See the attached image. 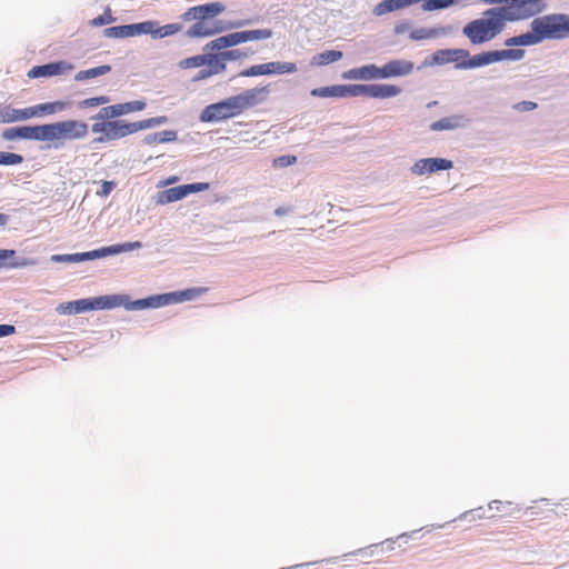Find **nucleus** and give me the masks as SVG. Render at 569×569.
<instances>
[{
	"label": "nucleus",
	"mask_w": 569,
	"mask_h": 569,
	"mask_svg": "<svg viewBox=\"0 0 569 569\" xmlns=\"http://www.w3.org/2000/svg\"><path fill=\"white\" fill-rule=\"evenodd\" d=\"M178 301V293L171 292L160 296L150 297L147 299L136 300L127 303L124 296H101L97 298L80 299L60 305L58 310L62 313H80L89 310L98 309H112L120 306H124L128 310L133 309H146V308H158L169 303Z\"/></svg>",
	"instance_id": "obj_1"
},
{
	"label": "nucleus",
	"mask_w": 569,
	"mask_h": 569,
	"mask_svg": "<svg viewBox=\"0 0 569 569\" xmlns=\"http://www.w3.org/2000/svg\"><path fill=\"white\" fill-rule=\"evenodd\" d=\"M270 87H256L243 92L229 97L217 103L207 106L200 113L202 122H219L234 118L246 110L254 108L269 98Z\"/></svg>",
	"instance_id": "obj_2"
},
{
	"label": "nucleus",
	"mask_w": 569,
	"mask_h": 569,
	"mask_svg": "<svg viewBox=\"0 0 569 569\" xmlns=\"http://www.w3.org/2000/svg\"><path fill=\"white\" fill-rule=\"evenodd\" d=\"M166 121V117H157L144 119L137 122H126L123 120H96L90 130L93 134H97L93 138V144H104L111 141L120 140L130 134L137 133L141 130H146L163 123Z\"/></svg>",
	"instance_id": "obj_3"
},
{
	"label": "nucleus",
	"mask_w": 569,
	"mask_h": 569,
	"mask_svg": "<svg viewBox=\"0 0 569 569\" xmlns=\"http://www.w3.org/2000/svg\"><path fill=\"white\" fill-rule=\"evenodd\" d=\"M413 69V64L403 60H391L382 67L376 64H366L352 68L343 73L345 79L351 80H377L401 77L409 74Z\"/></svg>",
	"instance_id": "obj_4"
},
{
	"label": "nucleus",
	"mask_w": 569,
	"mask_h": 569,
	"mask_svg": "<svg viewBox=\"0 0 569 569\" xmlns=\"http://www.w3.org/2000/svg\"><path fill=\"white\" fill-rule=\"evenodd\" d=\"M507 19L495 8L486 11L485 18L473 20L463 28V33L473 44L493 39L505 27Z\"/></svg>",
	"instance_id": "obj_5"
},
{
	"label": "nucleus",
	"mask_w": 569,
	"mask_h": 569,
	"mask_svg": "<svg viewBox=\"0 0 569 569\" xmlns=\"http://www.w3.org/2000/svg\"><path fill=\"white\" fill-rule=\"evenodd\" d=\"M222 9V6L219 3L198 6L190 9L186 13V18H193L198 21L190 28L188 34L190 37H209L221 32L223 27H219L216 21L208 20V18L216 17Z\"/></svg>",
	"instance_id": "obj_6"
},
{
	"label": "nucleus",
	"mask_w": 569,
	"mask_h": 569,
	"mask_svg": "<svg viewBox=\"0 0 569 569\" xmlns=\"http://www.w3.org/2000/svg\"><path fill=\"white\" fill-rule=\"evenodd\" d=\"M43 141L81 140L89 133V126L81 120H64L42 124Z\"/></svg>",
	"instance_id": "obj_7"
},
{
	"label": "nucleus",
	"mask_w": 569,
	"mask_h": 569,
	"mask_svg": "<svg viewBox=\"0 0 569 569\" xmlns=\"http://www.w3.org/2000/svg\"><path fill=\"white\" fill-rule=\"evenodd\" d=\"M531 30L543 39H563L569 36V16L562 13L548 14L535 19Z\"/></svg>",
	"instance_id": "obj_8"
},
{
	"label": "nucleus",
	"mask_w": 569,
	"mask_h": 569,
	"mask_svg": "<svg viewBox=\"0 0 569 569\" xmlns=\"http://www.w3.org/2000/svg\"><path fill=\"white\" fill-rule=\"evenodd\" d=\"M141 248V242L134 241V242H126L120 244H113L109 247H103L101 249L82 252V253H74V254H56L52 257L54 261H66V262H80L84 260H92L97 258H102L110 254H118L124 251H131L134 249Z\"/></svg>",
	"instance_id": "obj_9"
},
{
	"label": "nucleus",
	"mask_w": 569,
	"mask_h": 569,
	"mask_svg": "<svg viewBox=\"0 0 569 569\" xmlns=\"http://www.w3.org/2000/svg\"><path fill=\"white\" fill-rule=\"evenodd\" d=\"M541 0H509L508 6L497 8L507 21L528 19L538 13Z\"/></svg>",
	"instance_id": "obj_10"
},
{
	"label": "nucleus",
	"mask_w": 569,
	"mask_h": 569,
	"mask_svg": "<svg viewBox=\"0 0 569 569\" xmlns=\"http://www.w3.org/2000/svg\"><path fill=\"white\" fill-rule=\"evenodd\" d=\"M356 97L367 96L375 99H388L401 93V88L396 84H355Z\"/></svg>",
	"instance_id": "obj_11"
},
{
	"label": "nucleus",
	"mask_w": 569,
	"mask_h": 569,
	"mask_svg": "<svg viewBox=\"0 0 569 569\" xmlns=\"http://www.w3.org/2000/svg\"><path fill=\"white\" fill-rule=\"evenodd\" d=\"M146 108L143 101H130L124 103H117L109 107L102 108L94 117L93 120H104L118 118L131 112L141 111Z\"/></svg>",
	"instance_id": "obj_12"
},
{
	"label": "nucleus",
	"mask_w": 569,
	"mask_h": 569,
	"mask_svg": "<svg viewBox=\"0 0 569 569\" xmlns=\"http://www.w3.org/2000/svg\"><path fill=\"white\" fill-rule=\"evenodd\" d=\"M452 168V161L442 158H426L418 160L411 168L412 173L422 176Z\"/></svg>",
	"instance_id": "obj_13"
},
{
	"label": "nucleus",
	"mask_w": 569,
	"mask_h": 569,
	"mask_svg": "<svg viewBox=\"0 0 569 569\" xmlns=\"http://www.w3.org/2000/svg\"><path fill=\"white\" fill-rule=\"evenodd\" d=\"M73 66L67 61H57L42 66H36L29 70L28 77L31 79L41 78V77H52L58 74H63L68 71H71Z\"/></svg>",
	"instance_id": "obj_14"
},
{
	"label": "nucleus",
	"mask_w": 569,
	"mask_h": 569,
	"mask_svg": "<svg viewBox=\"0 0 569 569\" xmlns=\"http://www.w3.org/2000/svg\"><path fill=\"white\" fill-rule=\"evenodd\" d=\"M42 124L34 127H14L6 129L2 137L6 140L28 139L43 141Z\"/></svg>",
	"instance_id": "obj_15"
},
{
	"label": "nucleus",
	"mask_w": 569,
	"mask_h": 569,
	"mask_svg": "<svg viewBox=\"0 0 569 569\" xmlns=\"http://www.w3.org/2000/svg\"><path fill=\"white\" fill-rule=\"evenodd\" d=\"M272 36L270 29L262 30H247L226 34L228 47H233L247 41H254L261 39H269Z\"/></svg>",
	"instance_id": "obj_16"
},
{
	"label": "nucleus",
	"mask_w": 569,
	"mask_h": 569,
	"mask_svg": "<svg viewBox=\"0 0 569 569\" xmlns=\"http://www.w3.org/2000/svg\"><path fill=\"white\" fill-rule=\"evenodd\" d=\"M311 96L317 98H346L356 97L355 84H336L311 90Z\"/></svg>",
	"instance_id": "obj_17"
},
{
	"label": "nucleus",
	"mask_w": 569,
	"mask_h": 569,
	"mask_svg": "<svg viewBox=\"0 0 569 569\" xmlns=\"http://www.w3.org/2000/svg\"><path fill=\"white\" fill-rule=\"evenodd\" d=\"M204 67L206 68L200 70L199 74L194 77L196 79H203L223 72L226 62L220 53H209L207 54Z\"/></svg>",
	"instance_id": "obj_18"
},
{
	"label": "nucleus",
	"mask_w": 569,
	"mask_h": 569,
	"mask_svg": "<svg viewBox=\"0 0 569 569\" xmlns=\"http://www.w3.org/2000/svg\"><path fill=\"white\" fill-rule=\"evenodd\" d=\"M67 107V102L53 101L24 108V112L28 113V119H31L33 117H39L41 114H53L56 112L64 110Z\"/></svg>",
	"instance_id": "obj_19"
},
{
	"label": "nucleus",
	"mask_w": 569,
	"mask_h": 569,
	"mask_svg": "<svg viewBox=\"0 0 569 569\" xmlns=\"http://www.w3.org/2000/svg\"><path fill=\"white\" fill-rule=\"evenodd\" d=\"M495 62H497L495 51L482 52L472 57L469 56L468 60L462 63V69L479 68Z\"/></svg>",
	"instance_id": "obj_20"
},
{
	"label": "nucleus",
	"mask_w": 569,
	"mask_h": 569,
	"mask_svg": "<svg viewBox=\"0 0 569 569\" xmlns=\"http://www.w3.org/2000/svg\"><path fill=\"white\" fill-rule=\"evenodd\" d=\"M465 122L466 119L463 116H451L432 122L430 124V129L432 131L455 130L459 127H462Z\"/></svg>",
	"instance_id": "obj_21"
},
{
	"label": "nucleus",
	"mask_w": 569,
	"mask_h": 569,
	"mask_svg": "<svg viewBox=\"0 0 569 569\" xmlns=\"http://www.w3.org/2000/svg\"><path fill=\"white\" fill-rule=\"evenodd\" d=\"M28 120L24 109H14L10 106L0 104V123H11Z\"/></svg>",
	"instance_id": "obj_22"
},
{
	"label": "nucleus",
	"mask_w": 569,
	"mask_h": 569,
	"mask_svg": "<svg viewBox=\"0 0 569 569\" xmlns=\"http://www.w3.org/2000/svg\"><path fill=\"white\" fill-rule=\"evenodd\" d=\"M541 41L540 34L536 32H527L520 36L509 38L506 46H532Z\"/></svg>",
	"instance_id": "obj_23"
},
{
	"label": "nucleus",
	"mask_w": 569,
	"mask_h": 569,
	"mask_svg": "<svg viewBox=\"0 0 569 569\" xmlns=\"http://www.w3.org/2000/svg\"><path fill=\"white\" fill-rule=\"evenodd\" d=\"M110 70H111V67L109 64H103V66L90 68L87 70H81L76 74L74 80L83 81L87 79L96 78L99 76L107 74L108 72H110Z\"/></svg>",
	"instance_id": "obj_24"
},
{
	"label": "nucleus",
	"mask_w": 569,
	"mask_h": 569,
	"mask_svg": "<svg viewBox=\"0 0 569 569\" xmlns=\"http://www.w3.org/2000/svg\"><path fill=\"white\" fill-rule=\"evenodd\" d=\"M467 0H429L427 3L422 4L423 11H437L449 8L453 4L463 3Z\"/></svg>",
	"instance_id": "obj_25"
},
{
	"label": "nucleus",
	"mask_w": 569,
	"mask_h": 569,
	"mask_svg": "<svg viewBox=\"0 0 569 569\" xmlns=\"http://www.w3.org/2000/svg\"><path fill=\"white\" fill-rule=\"evenodd\" d=\"M342 58V52L338 50H327L321 53H319L315 60L316 63L319 66H326L329 63H332L335 61H338Z\"/></svg>",
	"instance_id": "obj_26"
},
{
	"label": "nucleus",
	"mask_w": 569,
	"mask_h": 569,
	"mask_svg": "<svg viewBox=\"0 0 569 569\" xmlns=\"http://www.w3.org/2000/svg\"><path fill=\"white\" fill-rule=\"evenodd\" d=\"M270 67H272L270 64V62L268 63H262V64H254V66H251L250 68L248 69H244L240 72V76L241 77H256V76H266V74H271V69Z\"/></svg>",
	"instance_id": "obj_27"
},
{
	"label": "nucleus",
	"mask_w": 569,
	"mask_h": 569,
	"mask_svg": "<svg viewBox=\"0 0 569 569\" xmlns=\"http://www.w3.org/2000/svg\"><path fill=\"white\" fill-rule=\"evenodd\" d=\"M447 61L457 62V67L462 69V63L468 60L469 52L465 49L447 50Z\"/></svg>",
	"instance_id": "obj_28"
},
{
	"label": "nucleus",
	"mask_w": 569,
	"mask_h": 569,
	"mask_svg": "<svg viewBox=\"0 0 569 569\" xmlns=\"http://www.w3.org/2000/svg\"><path fill=\"white\" fill-rule=\"evenodd\" d=\"M178 200V187H172L162 191H159L156 197L158 204H166Z\"/></svg>",
	"instance_id": "obj_29"
},
{
	"label": "nucleus",
	"mask_w": 569,
	"mask_h": 569,
	"mask_svg": "<svg viewBox=\"0 0 569 569\" xmlns=\"http://www.w3.org/2000/svg\"><path fill=\"white\" fill-rule=\"evenodd\" d=\"M497 57V62L501 60H520L525 51L521 49H506V50H497L495 51Z\"/></svg>",
	"instance_id": "obj_30"
},
{
	"label": "nucleus",
	"mask_w": 569,
	"mask_h": 569,
	"mask_svg": "<svg viewBox=\"0 0 569 569\" xmlns=\"http://www.w3.org/2000/svg\"><path fill=\"white\" fill-rule=\"evenodd\" d=\"M104 33L107 37H112V38L132 37V27L130 24L111 27V28L106 29Z\"/></svg>",
	"instance_id": "obj_31"
},
{
	"label": "nucleus",
	"mask_w": 569,
	"mask_h": 569,
	"mask_svg": "<svg viewBox=\"0 0 569 569\" xmlns=\"http://www.w3.org/2000/svg\"><path fill=\"white\" fill-rule=\"evenodd\" d=\"M210 187L207 182H196L189 184H180V198H183L193 192L208 190Z\"/></svg>",
	"instance_id": "obj_32"
},
{
	"label": "nucleus",
	"mask_w": 569,
	"mask_h": 569,
	"mask_svg": "<svg viewBox=\"0 0 569 569\" xmlns=\"http://www.w3.org/2000/svg\"><path fill=\"white\" fill-rule=\"evenodd\" d=\"M271 66V74H283V73H293L297 71V66L293 62H270Z\"/></svg>",
	"instance_id": "obj_33"
},
{
	"label": "nucleus",
	"mask_w": 569,
	"mask_h": 569,
	"mask_svg": "<svg viewBox=\"0 0 569 569\" xmlns=\"http://www.w3.org/2000/svg\"><path fill=\"white\" fill-rule=\"evenodd\" d=\"M132 27V37L138 34H148L150 33L153 37V30L156 27V22L153 21H144L136 24H130Z\"/></svg>",
	"instance_id": "obj_34"
},
{
	"label": "nucleus",
	"mask_w": 569,
	"mask_h": 569,
	"mask_svg": "<svg viewBox=\"0 0 569 569\" xmlns=\"http://www.w3.org/2000/svg\"><path fill=\"white\" fill-rule=\"evenodd\" d=\"M23 161V157L18 153L0 151V164L16 166Z\"/></svg>",
	"instance_id": "obj_35"
},
{
	"label": "nucleus",
	"mask_w": 569,
	"mask_h": 569,
	"mask_svg": "<svg viewBox=\"0 0 569 569\" xmlns=\"http://www.w3.org/2000/svg\"><path fill=\"white\" fill-rule=\"evenodd\" d=\"M178 31V24L170 23L162 27H158L156 23L154 30H153V38H163L167 36H172Z\"/></svg>",
	"instance_id": "obj_36"
},
{
	"label": "nucleus",
	"mask_w": 569,
	"mask_h": 569,
	"mask_svg": "<svg viewBox=\"0 0 569 569\" xmlns=\"http://www.w3.org/2000/svg\"><path fill=\"white\" fill-rule=\"evenodd\" d=\"M110 101L109 97L107 96H99L93 98H88L79 102V107L82 109L87 108H93L101 104H106Z\"/></svg>",
	"instance_id": "obj_37"
},
{
	"label": "nucleus",
	"mask_w": 569,
	"mask_h": 569,
	"mask_svg": "<svg viewBox=\"0 0 569 569\" xmlns=\"http://www.w3.org/2000/svg\"><path fill=\"white\" fill-rule=\"evenodd\" d=\"M206 291H207V288H202V287L180 290V302L193 300L197 297H199L200 295L204 293Z\"/></svg>",
	"instance_id": "obj_38"
},
{
	"label": "nucleus",
	"mask_w": 569,
	"mask_h": 569,
	"mask_svg": "<svg viewBox=\"0 0 569 569\" xmlns=\"http://www.w3.org/2000/svg\"><path fill=\"white\" fill-rule=\"evenodd\" d=\"M207 60V54L196 56L192 58H188L180 62L182 68H196L204 66Z\"/></svg>",
	"instance_id": "obj_39"
},
{
	"label": "nucleus",
	"mask_w": 569,
	"mask_h": 569,
	"mask_svg": "<svg viewBox=\"0 0 569 569\" xmlns=\"http://www.w3.org/2000/svg\"><path fill=\"white\" fill-rule=\"evenodd\" d=\"M229 48L226 36L219 37L206 44V49L209 51H220Z\"/></svg>",
	"instance_id": "obj_40"
},
{
	"label": "nucleus",
	"mask_w": 569,
	"mask_h": 569,
	"mask_svg": "<svg viewBox=\"0 0 569 569\" xmlns=\"http://www.w3.org/2000/svg\"><path fill=\"white\" fill-rule=\"evenodd\" d=\"M297 162L296 156H281L273 160V167L286 168Z\"/></svg>",
	"instance_id": "obj_41"
},
{
	"label": "nucleus",
	"mask_w": 569,
	"mask_h": 569,
	"mask_svg": "<svg viewBox=\"0 0 569 569\" xmlns=\"http://www.w3.org/2000/svg\"><path fill=\"white\" fill-rule=\"evenodd\" d=\"M220 54L223 58L224 62L229 61V60H239V59L247 57V52H244L240 49L223 51V52H220Z\"/></svg>",
	"instance_id": "obj_42"
},
{
	"label": "nucleus",
	"mask_w": 569,
	"mask_h": 569,
	"mask_svg": "<svg viewBox=\"0 0 569 569\" xmlns=\"http://www.w3.org/2000/svg\"><path fill=\"white\" fill-rule=\"evenodd\" d=\"M112 21H113V17L111 16V13L109 11H107L103 14L92 19L91 24L99 27V26L109 24Z\"/></svg>",
	"instance_id": "obj_43"
},
{
	"label": "nucleus",
	"mask_w": 569,
	"mask_h": 569,
	"mask_svg": "<svg viewBox=\"0 0 569 569\" xmlns=\"http://www.w3.org/2000/svg\"><path fill=\"white\" fill-rule=\"evenodd\" d=\"M16 328L12 325H0V338L14 333Z\"/></svg>",
	"instance_id": "obj_44"
},
{
	"label": "nucleus",
	"mask_w": 569,
	"mask_h": 569,
	"mask_svg": "<svg viewBox=\"0 0 569 569\" xmlns=\"http://www.w3.org/2000/svg\"><path fill=\"white\" fill-rule=\"evenodd\" d=\"M113 187H114V183L112 181H103L101 193L103 196L109 194L111 192V190L113 189Z\"/></svg>",
	"instance_id": "obj_45"
},
{
	"label": "nucleus",
	"mask_w": 569,
	"mask_h": 569,
	"mask_svg": "<svg viewBox=\"0 0 569 569\" xmlns=\"http://www.w3.org/2000/svg\"><path fill=\"white\" fill-rule=\"evenodd\" d=\"M176 139V132L174 131H166L162 133V137L159 138V141H172Z\"/></svg>",
	"instance_id": "obj_46"
},
{
	"label": "nucleus",
	"mask_w": 569,
	"mask_h": 569,
	"mask_svg": "<svg viewBox=\"0 0 569 569\" xmlns=\"http://www.w3.org/2000/svg\"><path fill=\"white\" fill-rule=\"evenodd\" d=\"M520 104L525 111H530L537 108V103L532 101H523Z\"/></svg>",
	"instance_id": "obj_47"
},
{
	"label": "nucleus",
	"mask_w": 569,
	"mask_h": 569,
	"mask_svg": "<svg viewBox=\"0 0 569 569\" xmlns=\"http://www.w3.org/2000/svg\"><path fill=\"white\" fill-rule=\"evenodd\" d=\"M14 254V250L0 249V260L10 258Z\"/></svg>",
	"instance_id": "obj_48"
},
{
	"label": "nucleus",
	"mask_w": 569,
	"mask_h": 569,
	"mask_svg": "<svg viewBox=\"0 0 569 569\" xmlns=\"http://www.w3.org/2000/svg\"><path fill=\"white\" fill-rule=\"evenodd\" d=\"M177 179H178V178H177L176 176L170 177V178H168L167 180H162V181H160V182L158 183V187L163 188V187H166V186H168V184H170V183L176 182V181H177Z\"/></svg>",
	"instance_id": "obj_49"
},
{
	"label": "nucleus",
	"mask_w": 569,
	"mask_h": 569,
	"mask_svg": "<svg viewBox=\"0 0 569 569\" xmlns=\"http://www.w3.org/2000/svg\"><path fill=\"white\" fill-rule=\"evenodd\" d=\"M8 221V217L3 213H0V226H4Z\"/></svg>",
	"instance_id": "obj_50"
},
{
	"label": "nucleus",
	"mask_w": 569,
	"mask_h": 569,
	"mask_svg": "<svg viewBox=\"0 0 569 569\" xmlns=\"http://www.w3.org/2000/svg\"><path fill=\"white\" fill-rule=\"evenodd\" d=\"M419 32H420V31H415V32L411 34V37H412L413 39H422L425 36L420 34Z\"/></svg>",
	"instance_id": "obj_51"
}]
</instances>
